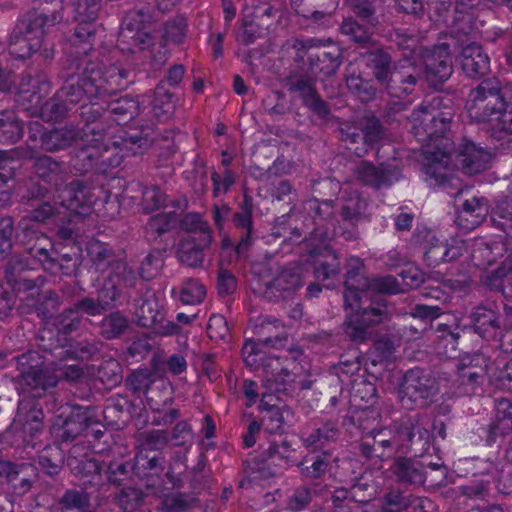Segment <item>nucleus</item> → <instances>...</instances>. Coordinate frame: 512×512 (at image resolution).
I'll use <instances>...</instances> for the list:
<instances>
[{
	"label": "nucleus",
	"mask_w": 512,
	"mask_h": 512,
	"mask_svg": "<svg viewBox=\"0 0 512 512\" xmlns=\"http://www.w3.org/2000/svg\"><path fill=\"white\" fill-rule=\"evenodd\" d=\"M106 55L92 57L101 73L117 69L127 72L128 83L111 93H103L88 98V103L80 107V116L84 120L83 134L91 141L87 147L79 149L76 157L78 170L95 169L108 174L110 169L120 166L125 156L139 154L148 149L154 142L153 130L150 127L126 129L124 126L133 120L139 111V102L129 96L111 99L118 92L128 88L134 82V73L126 62L116 60V50H108Z\"/></svg>",
	"instance_id": "obj_1"
},
{
	"label": "nucleus",
	"mask_w": 512,
	"mask_h": 512,
	"mask_svg": "<svg viewBox=\"0 0 512 512\" xmlns=\"http://www.w3.org/2000/svg\"><path fill=\"white\" fill-rule=\"evenodd\" d=\"M67 55L62 78L64 85L53 97L43 101L37 117L46 122H61L70 113H80V107L88 98L111 93L128 83L127 72L111 69L101 73L92 57L106 55V51L82 52L81 47H72Z\"/></svg>",
	"instance_id": "obj_2"
},
{
	"label": "nucleus",
	"mask_w": 512,
	"mask_h": 512,
	"mask_svg": "<svg viewBox=\"0 0 512 512\" xmlns=\"http://www.w3.org/2000/svg\"><path fill=\"white\" fill-rule=\"evenodd\" d=\"M287 335L266 337L264 340L246 339L242 347L245 365L253 371L262 370L267 388L276 394L293 396L299 391L311 389L313 375L306 363L289 352V355L267 354L265 347L282 346Z\"/></svg>",
	"instance_id": "obj_3"
},
{
	"label": "nucleus",
	"mask_w": 512,
	"mask_h": 512,
	"mask_svg": "<svg viewBox=\"0 0 512 512\" xmlns=\"http://www.w3.org/2000/svg\"><path fill=\"white\" fill-rule=\"evenodd\" d=\"M39 340L41 342L39 346L45 353L41 362L30 363V360H35L39 356L36 351H29L20 358V363L28 364V369L20 375L19 385L23 391V396L18 403L17 414L14 419V426L17 428L18 424H21L23 432L29 433L31 437H35L42 431L44 413L41 400L58 383L57 376L48 370V366H57L56 360H59V362L68 360L60 359L45 350L44 345L50 346L52 342L55 343V340L48 341L49 343L42 341L40 337Z\"/></svg>",
	"instance_id": "obj_4"
},
{
	"label": "nucleus",
	"mask_w": 512,
	"mask_h": 512,
	"mask_svg": "<svg viewBox=\"0 0 512 512\" xmlns=\"http://www.w3.org/2000/svg\"><path fill=\"white\" fill-rule=\"evenodd\" d=\"M68 465L85 486L106 481L119 486L126 480L139 478L146 479L149 487L156 484L152 479L159 478L164 472L166 460L161 451L140 449L132 460H113L106 464L94 457L83 456L69 458Z\"/></svg>",
	"instance_id": "obj_5"
},
{
	"label": "nucleus",
	"mask_w": 512,
	"mask_h": 512,
	"mask_svg": "<svg viewBox=\"0 0 512 512\" xmlns=\"http://www.w3.org/2000/svg\"><path fill=\"white\" fill-rule=\"evenodd\" d=\"M99 299L84 297L65 309L52 322V327L40 332L42 341H52L50 346L44 345L46 351L60 359L89 360L97 351V347L88 341H76L70 334L76 331L82 322V316H98L104 311Z\"/></svg>",
	"instance_id": "obj_6"
},
{
	"label": "nucleus",
	"mask_w": 512,
	"mask_h": 512,
	"mask_svg": "<svg viewBox=\"0 0 512 512\" xmlns=\"http://www.w3.org/2000/svg\"><path fill=\"white\" fill-rule=\"evenodd\" d=\"M110 185L112 188L119 187V191L112 192L103 187L90 188L80 180H73L63 190L61 205L70 210L75 218H85L94 214L102 221L113 220L120 214L122 199H137L129 192L139 184L127 183L123 178L113 177Z\"/></svg>",
	"instance_id": "obj_7"
},
{
	"label": "nucleus",
	"mask_w": 512,
	"mask_h": 512,
	"mask_svg": "<svg viewBox=\"0 0 512 512\" xmlns=\"http://www.w3.org/2000/svg\"><path fill=\"white\" fill-rule=\"evenodd\" d=\"M491 343L483 344L473 353L464 354L456 364V378L452 384L454 397L473 395L482 385L488 371L497 369L503 362L502 353H512V324L500 325Z\"/></svg>",
	"instance_id": "obj_8"
},
{
	"label": "nucleus",
	"mask_w": 512,
	"mask_h": 512,
	"mask_svg": "<svg viewBox=\"0 0 512 512\" xmlns=\"http://www.w3.org/2000/svg\"><path fill=\"white\" fill-rule=\"evenodd\" d=\"M466 106L472 120L491 124L494 138L512 135V96L505 99L498 81H482L471 91Z\"/></svg>",
	"instance_id": "obj_9"
},
{
	"label": "nucleus",
	"mask_w": 512,
	"mask_h": 512,
	"mask_svg": "<svg viewBox=\"0 0 512 512\" xmlns=\"http://www.w3.org/2000/svg\"><path fill=\"white\" fill-rule=\"evenodd\" d=\"M391 64V56L384 51L372 52L367 56V66L372 70L376 80L385 85L390 96L387 114L389 117H395L406 111L412 103L411 95L415 91L419 77L408 71H392Z\"/></svg>",
	"instance_id": "obj_10"
},
{
	"label": "nucleus",
	"mask_w": 512,
	"mask_h": 512,
	"mask_svg": "<svg viewBox=\"0 0 512 512\" xmlns=\"http://www.w3.org/2000/svg\"><path fill=\"white\" fill-rule=\"evenodd\" d=\"M272 395H262L259 403L261 426L266 437L264 453L268 458L277 457L283 462L291 458L292 445L286 435V416L291 411L286 406L271 403Z\"/></svg>",
	"instance_id": "obj_11"
},
{
	"label": "nucleus",
	"mask_w": 512,
	"mask_h": 512,
	"mask_svg": "<svg viewBox=\"0 0 512 512\" xmlns=\"http://www.w3.org/2000/svg\"><path fill=\"white\" fill-rule=\"evenodd\" d=\"M469 319V325H457L453 330L446 324L438 326L437 331L441 333L439 337L447 344H451L452 350L462 351L473 335H477L487 342L497 336L501 316L496 310L486 306H477L471 312Z\"/></svg>",
	"instance_id": "obj_12"
},
{
	"label": "nucleus",
	"mask_w": 512,
	"mask_h": 512,
	"mask_svg": "<svg viewBox=\"0 0 512 512\" xmlns=\"http://www.w3.org/2000/svg\"><path fill=\"white\" fill-rule=\"evenodd\" d=\"M344 304L352 312L347 316L344 332L352 341L359 343L367 339V328L383 322L388 313L382 298H361L356 292H348Z\"/></svg>",
	"instance_id": "obj_13"
},
{
	"label": "nucleus",
	"mask_w": 512,
	"mask_h": 512,
	"mask_svg": "<svg viewBox=\"0 0 512 512\" xmlns=\"http://www.w3.org/2000/svg\"><path fill=\"white\" fill-rule=\"evenodd\" d=\"M28 258L11 259L5 268L4 280L11 292L0 296V320L7 318L15 304L14 297L21 293H38L45 285V276L34 267H29Z\"/></svg>",
	"instance_id": "obj_14"
},
{
	"label": "nucleus",
	"mask_w": 512,
	"mask_h": 512,
	"mask_svg": "<svg viewBox=\"0 0 512 512\" xmlns=\"http://www.w3.org/2000/svg\"><path fill=\"white\" fill-rule=\"evenodd\" d=\"M153 15L149 7H141L128 11L122 19L121 29L117 38L118 50L127 53H136L140 51H148L151 47H155V38L152 34ZM105 48L101 46L98 49ZM115 50V48H108ZM118 60L116 57L112 62Z\"/></svg>",
	"instance_id": "obj_15"
},
{
	"label": "nucleus",
	"mask_w": 512,
	"mask_h": 512,
	"mask_svg": "<svg viewBox=\"0 0 512 512\" xmlns=\"http://www.w3.org/2000/svg\"><path fill=\"white\" fill-rule=\"evenodd\" d=\"M21 165L31 169V181L35 178L43 182V185L39 182L30 184L27 189L28 199L46 198L52 190L58 191L64 184L66 172L63 164L50 156L29 155L24 157Z\"/></svg>",
	"instance_id": "obj_16"
},
{
	"label": "nucleus",
	"mask_w": 512,
	"mask_h": 512,
	"mask_svg": "<svg viewBox=\"0 0 512 512\" xmlns=\"http://www.w3.org/2000/svg\"><path fill=\"white\" fill-rule=\"evenodd\" d=\"M441 103L440 97L426 99L409 116H406L412 123L415 136L424 135L426 139L433 141L443 137L450 129L452 114L440 110Z\"/></svg>",
	"instance_id": "obj_17"
},
{
	"label": "nucleus",
	"mask_w": 512,
	"mask_h": 512,
	"mask_svg": "<svg viewBox=\"0 0 512 512\" xmlns=\"http://www.w3.org/2000/svg\"><path fill=\"white\" fill-rule=\"evenodd\" d=\"M434 458L435 460H412L399 457L393 462L391 471L400 483L421 485L426 482L430 470L437 474L431 480L432 485H441L446 481L448 468L438 454Z\"/></svg>",
	"instance_id": "obj_18"
},
{
	"label": "nucleus",
	"mask_w": 512,
	"mask_h": 512,
	"mask_svg": "<svg viewBox=\"0 0 512 512\" xmlns=\"http://www.w3.org/2000/svg\"><path fill=\"white\" fill-rule=\"evenodd\" d=\"M253 199L248 194L243 195L239 209L231 216L232 224L239 233V239L234 243L227 234L221 239V249H233L237 257L246 256L257 239L254 229Z\"/></svg>",
	"instance_id": "obj_19"
},
{
	"label": "nucleus",
	"mask_w": 512,
	"mask_h": 512,
	"mask_svg": "<svg viewBox=\"0 0 512 512\" xmlns=\"http://www.w3.org/2000/svg\"><path fill=\"white\" fill-rule=\"evenodd\" d=\"M400 419L393 421L390 427L377 429L360 439L359 454L365 459L378 458L384 460L401 451Z\"/></svg>",
	"instance_id": "obj_20"
},
{
	"label": "nucleus",
	"mask_w": 512,
	"mask_h": 512,
	"mask_svg": "<svg viewBox=\"0 0 512 512\" xmlns=\"http://www.w3.org/2000/svg\"><path fill=\"white\" fill-rule=\"evenodd\" d=\"M51 83L44 72L35 76L30 73L22 75L15 87L14 102L17 109L27 112L30 116H38L45 97L50 93Z\"/></svg>",
	"instance_id": "obj_21"
},
{
	"label": "nucleus",
	"mask_w": 512,
	"mask_h": 512,
	"mask_svg": "<svg viewBox=\"0 0 512 512\" xmlns=\"http://www.w3.org/2000/svg\"><path fill=\"white\" fill-rule=\"evenodd\" d=\"M437 393L435 381L424 370L415 368L408 370L399 390L402 406L407 409L422 407L429 398Z\"/></svg>",
	"instance_id": "obj_22"
},
{
	"label": "nucleus",
	"mask_w": 512,
	"mask_h": 512,
	"mask_svg": "<svg viewBox=\"0 0 512 512\" xmlns=\"http://www.w3.org/2000/svg\"><path fill=\"white\" fill-rule=\"evenodd\" d=\"M400 433L403 447L401 451L411 453L420 460H433V453L438 449L433 445V436L412 416L400 418Z\"/></svg>",
	"instance_id": "obj_23"
},
{
	"label": "nucleus",
	"mask_w": 512,
	"mask_h": 512,
	"mask_svg": "<svg viewBox=\"0 0 512 512\" xmlns=\"http://www.w3.org/2000/svg\"><path fill=\"white\" fill-rule=\"evenodd\" d=\"M135 323L143 328H149L156 335L162 337L174 336L180 333V326L165 319L164 308L156 298L141 300L134 312Z\"/></svg>",
	"instance_id": "obj_24"
},
{
	"label": "nucleus",
	"mask_w": 512,
	"mask_h": 512,
	"mask_svg": "<svg viewBox=\"0 0 512 512\" xmlns=\"http://www.w3.org/2000/svg\"><path fill=\"white\" fill-rule=\"evenodd\" d=\"M188 18L185 14H177L162 24L161 41L151 47L150 56L154 65H163L170 56L168 44L182 45L188 34Z\"/></svg>",
	"instance_id": "obj_25"
},
{
	"label": "nucleus",
	"mask_w": 512,
	"mask_h": 512,
	"mask_svg": "<svg viewBox=\"0 0 512 512\" xmlns=\"http://www.w3.org/2000/svg\"><path fill=\"white\" fill-rule=\"evenodd\" d=\"M29 254L46 271L52 274H61L63 276H72L79 266V247H75V252H59L54 247L48 250L42 245L35 243L28 247Z\"/></svg>",
	"instance_id": "obj_26"
},
{
	"label": "nucleus",
	"mask_w": 512,
	"mask_h": 512,
	"mask_svg": "<svg viewBox=\"0 0 512 512\" xmlns=\"http://www.w3.org/2000/svg\"><path fill=\"white\" fill-rule=\"evenodd\" d=\"M421 58L425 68L426 79L433 84H442L453 72L450 46L447 43L424 47Z\"/></svg>",
	"instance_id": "obj_27"
},
{
	"label": "nucleus",
	"mask_w": 512,
	"mask_h": 512,
	"mask_svg": "<svg viewBox=\"0 0 512 512\" xmlns=\"http://www.w3.org/2000/svg\"><path fill=\"white\" fill-rule=\"evenodd\" d=\"M383 127L380 121L372 117L361 127H349L342 130V140L346 142L347 149L356 156L366 155L383 137Z\"/></svg>",
	"instance_id": "obj_28"
},
{
	"label": "nucleus",
	"mask_w": 512,
	"mask_h": 512,
	"mask_svg": "<svg viewBox=\"0 0 512 512\" xmlns=\"http://www.w3.org/2000/svg\"><path fill=\"white\" fill-rule=\"evenodd\" d=\"M321 41L315 38L306 41L308 46V68L312 74L320 79L332 76L342 63L341 52L337 47L326 50L319 46Z\"/></svg>",
	"instance_id": "obj_29"
},
{
	"label": "nucleus",
	"mask_w": 512,
	"mask_h": 512,
	"mask_svg": "<svg viewBox=\"0 0 512 512\" xmlns=\"http://www.w3.org/2000/svg\"><path fill=\"white\" fill-rule=\"evenodd\" d=\"M262 454L261 458H253L244 462L243 477L239 481V487L247 489L253 486H263L269 479L273 478L277 471L269 466V462L279 466L281 469H286L289 465L290 459L286 462L281 461L277 457L268 458L264 453L265 444H261Z\"/></svg>",
	"instance_id": "obj_30"
},
{
	"label": "nucleus",
	"mask_w": 512,
	"mask_h": 512,
	"mask_svg": "<svg viewBox=\"0 0 512 512\" xmlns=\"http://www.w3.org/2000/svg\"><path fill=\"white\" fill-rule=\"evenodd\" d=\"M77 137H79L83 143L81 144V146H78L75 149V154L72 159L73 168L80 174H85L91 171L99 173L95 169L80 171L78 170L79 166L76 165V157L79 149L87 147L88 145L91 144V141L86 140L84 137L83 126L77 129L65 127L61 129L54 128L51 130H47L46 133L42 135V149L49 152L64 150L67 147H69L72 144L73 140H75Z\"/></svg>",
	"instance_id": "obj_31"
},
{
	"label": "nucleus",
	"mask_w": 512,
	"mask_h": 512,
	"mask_svg": "<svg viewBox=\"0 0 512 512\" xmlns=\"http://www.w3.org/2000/svg\"><path fill=\"white\" fill-rule=\"evenodd\" d=\"M90 425V419L81 407H73L69 414L57 415L51 426V434L60 442L73 441Z\"/></svg>",
	"instance_id": "obj_32"
},
{
	"label": "nucleus",
	"mask_w": 512,
	"mask_h": 512,
	"mask_svg": "<svg viewBox=\"0 0 512 512\" xmlns=\"http://www.w3.org/2000/svg\"><path fill=\"white\" fill-rule=\"evenodd\" d=\"M427 163L423 166L424 174L434 180L435 186L452 188L458 182L450 167L451 154L446 150L436 149L426 152Z\"/></svg>",
	"instance_id": "obj_33"
},
{
	"label": "nucleus",
	"mask_w": 512,
	"mask_h": 512,
	"mask_svg": "<svg viewBox=\"0 0 512 512\" xmlns=\"http://www.w3.org/2000/svg\"><path fill=\"white\" fill-rule=\"evenodd\" d=\"M353 175L359 183L374 189L390 187L395 180V170L389 165H376L369 160H360L353 168Z\"/></svg>",
	"instance_id": "obj_34"
},
{
	"label": "nucleus",
	"mask_w": 512,
	"mask_h": 512,
	"mask_svg": "<svg viewBox=\"0 0 512 512\" xmlns=\"http://www.w3.org/2000/svg\"><path fill=\"white\" fill-rule=\"evenodd\" d=\"M492 155L484 147L463 138L457 150V160L467 175H475L485 171L490 164Z\"/></svg>",
	"instance_id": "obj_35"
},
{
	"label": "nucleus",
	"mask_w": 512,
	"mask_h": 512,
	"mask_svg": "<svg viewBox=\"0 0 512 512\" xmlns=\"http://www.w3.org/2000/svg\"><path fill=\"white\" fill-rule=\"evenodd\" d=\"M289 90L298 94L304 107L321 119H326L330 108L318 94L312 78L300 76L290 81Z\"/></svg>",
	"instance_id": "obj_36"
},
{
	"label": "nucleus",
	"mask_w": 512,
	"mask_h": 512,
	"mask_svg": "<svg viewBox=\"0 0 512 512\" xmlns=\"http://www.w3.org/2000/svg\"><path fill=\"white\" fill-rule=\"evenodd\" d=\"M465 247L462 242L441 241L432 236L424 245L423 259L429 267H437L445 262H452L463 255Z\"/></svg>",
	"instance_id": "obj_37"
},
{
	"label": "nucleus",
	"mask_w": 512,
	"mask_h": 512,
	"mask_svg": "<svg viewBox=\"0 0 512 512\" xmlns=\"http://www.w3.org/2000/svg\"><path fill=\"white\" fill-rule=\"evenodd\" d=\"M302 286V277L296 268H283L267 284L266 297L270 300H287Z\"/></svg>",
	"instance_id": "obj_38"
},
{
	"label": "nucleus",
	"mask_w": 512,
	"mask_h": 512,
	"mask_svg": "<svg viewBox=\"0 0 512 512\" xmlns=\"http://www.w3.org/2000/svg\"><path fill=\"white\" fill-rule=\"evenodd\" d=\"M314 265V277L318 281L335 279L340 272L338 254L324 241L314 246L309 251Z\"/></svg>",
	"instance_id": "obj_39"
},
{
	"label": "nucleus",
	"mask_w": 512,
	"mask_h": 512,
	"mask_svg": "<svg viewBox=\"0 0 512 512\" xmlns=\"http://www.w3.org/2000/svg\"><path fill=\"white\" fill-rule=\"evenodd\" d=\"M212 240V236L196 237L187 235L183 237L177 246V257L179 261L192 268L202 266L204 251L209 248Z\"/></svg>",
	"instance_id": "obj_40"
},
{
	"label": "nucleus",
	"mask_w": 512,
	"mask_h": 512,
	"mask_svg": "<svg viewBox=\"0 0 512 512\" xmlns=\"http://www.w3.org/2000/svg\"><path fill=\"white\" fill-rule=\"evenodd\" d=\"M460 64L464 74L472 79L481 78L490 71V58L477 43H470L462 49Z\"/></svg>",
	"instance_id": "obj_41"
},
{
	"label": "nucleus",
	"mask_w": 512,
	"mask_h": 512,
	"mask_svg": "<svg viewBox=\"0 0 512 512\" xmlns=\"http://www.w3.org/2000/svg\"><path fill=\"white\" fill-rule=\"evenodd\" d=\"M332 461V453L329 450L317 451L311 449L298 462L297 467L301 477L305 480H322L328 472Z\"/></svg>",
	"instance_id": "obj_42"
},
{
	"label": "nucleus",
	"mask_w": 512,
	"mask_h": 512,
	"mask_svg": "<svg viewBox=\"0 0 512 512\" xmlns=\"http://www.w3.org/2000/svg\"><path fill=\"white\" fill-rule=\"evenodd\" d=\"M138 411L139 405L130 400L127 395L116 394L107 399L103 415L110 424L121 426L136 416Z\"/></svg>",
	"instance_id": "obj_43"
},
{
	"label": "nucleus",
	"mask_w": 512,
	"mask_h": 512,
	"mask_svg": "<svg viewBox=\"0 0 512 512\" xmlns=\"http://www.w3.org/2000/svg\"><path fill=\"white\" fill-rule=\"evenodd\" d=\"M86 252L90 261V270L100 274L106 272L109 274L116 262L120 260L109 244L95 239L87 242Z\"/></svg>",
	"instance_id": "obj_44"
},
{
	"label": "nucleus",
	"mask_w": 512,
	"mask_h": 512,
	"mask_svg": "<svg viewBox=\"0 0 512 512\" xmlns=\"http://www.w3.org/2000/svg\"><path fill=\"white\" fill-rule=\"evenodd\" d=\"M70 469H72L70 467ZM74 476L77 478L78 485L82 487V490L69 489L67 490L61 500L60 503L66 510H76V512H94V510L89 508L90 505V495L96 491H99L102 487L106 485H112L111 482H104L102 484H89L83 485L79 479V477L71 470Z\"/></svg>",
	"instance_id": "obj_45"
},
{
	"label": "nucleus",
	"mask_w": 512,
	"mask_h": 512,
	"mask_svg": "<svg viewBox=\"0 0 512 512\" xmlns=\"http://www.w3.org/2000/svg\"><path fill=\"white\" fill-rule=\"evenodd\" d=\"M30 471L33 472V468L25 463L16 464L6 461L0 466V475L5 477L7 484L16 495H23L30 490L32 486Z\"/></svg>",
	"instance_id": "obj_46"
},
{
	"label": "nucleus",
	"mask_w": 512,
	"mask_h": 512,
	"mask_svg": "<svg viewBox=\"0 0 512 512\" xmlns=\"http://www.w3.org/2000/svg\"><path fill=\"white\" fill-rule=\"evenodd\" d=\"M25 129L26 123L16 110H0V144H16L22 139Z\"/></svg>",
	"instance_id": "obj_47"
},
{
	"label": "nucleus",
	"mask_w": 512,
	"mask_h": 512,
	"mask_svg": "<svg viewBox=\"0 0 512 512\" xmlns=\"http://www.w3.org/2000/svg\"><path fill=\"white\" fill-rule=\"evenodd\" d=\"M363 268L364 263L361 258L351 257L348 260L344 296L348 292H356L361 298H382L381 296L373 295L370 290L366 289L368 280L361 275Z\"/></svg>",
	"instance_id": "obj_48"
},
{
	"label": "nucleus",
	"mask_w": 512,
	"mask_h": 512,
	"mask_svg": "<svg viewBox=\"0 0 512 512\" xmlns=\"http://www.w3.org/2000/svg\"><path fill=\"white\" fill-rule=\"evenodd\" d=\"M483 282L490 290L512 298V252L495 271L485 276Z\"/></svg>",
	"instance_id": "obj_49"
},
{
	"label": "nucleus",
	"mask_w": 512,
	"mask_h": 512,
	"mask_svg": "<svg viewBox=\"0 0 512 512\" xmlns=\"http://www.w3.org/2000/svg\"><path fill=\"white\" fill-rule=\"evenodd\" d=\"M175 108V94L166 87H163V84H157L150 102V114L152 117L158 122H165L173 116Z\"/></svg>",
	"instance_id": "obj_50"
},
{
	"label": "nucleus",
	"mask_w": 512,
	"mask_h": 512,
	"mask_svg": "<svg viewBox=\"0 0 512 512\" xmlns=\"http://www.w3.org/2000/svg\"><path fill=\"white\" fill-rule=\"evenodd\" d=\"M340 436V429L336 421H327L319 427L314 428L305 438L303 445L307 449H315L317 451L325 450V446L335 443Z\"/></svg>",
	"instance_id": "obj_51"
},
{
	"label": "nucleus",
	"mask_w": 512,
	"mask_h": 512,
	"mask_svg": "<svg viewBox=\"0 0 512 512\" xmlns=\"http://www.w3.org/2000/svg\"><path fill=\"white\" fill-rule=\"evenodd\" d=\"M155 378L156 375L149 369H137L126 377L125 387L143 404V399L146 394L151 395L155 391L153 386L150 387Z\"/></svg>",
	"instance_id": "obj_52"
},
{
	"label": "nucleus",
	"mask_w": 512,
	"mask_h": 512,
	"mask_svg": "<svg viewBox=\"0 0 512 512\" xmlns=\"http://www.w3.org/2000/svg\"><path fill=\"white\" fill-rule=\"evenodd\" d=\"M304 209L308 211L309 216L312 218L314 228L312 234L314 238L323 236L324 239L329 238L327 231H320L322 221H330L333 215V206L331 200L319 201L318 199H309L304 204Z\"/></svg>",
	"instance_id": "obj_53"
},
{
	"label": "nucleus",
	"mask_w": 512,
	"mask_h": 512,
	"mask_svg": "<svg viewBox=\"0 0 512 512\" xmlns=\"http://www.w3.org/2000/svg\"><path fill=\"white\" fill-rule=\"evenodd\" d=\"M377 397V389L372 382L363 377L353 379L350 389V407H372Z\"/></svg>",
	"instance_id": "obj_54"
},
{
	"label": "nucleus",
	"mask_w": 512,
	"mask_h": 512,
	"mask_svg": "<svg viewBox=\"0 0 512 512\" xmlns=\"http://www.w3.org/2000/svg\"><path fill=\"white\" fill-rule=\"evenodd\" d=\"M410 506L423 507L422 500L413 499L411 494L396 488L386 491L381 499L382 512H403Z\"/></svg>",
	"instance_id": "obj_55"
},
{
	"label": "nucleus",
	"mask_w": 512,
	"mask_h": 512,
	"mask_svg": "<svg viewBox=\"0 0 512 512\" xmlns=\"http://www.w3.org/2000/svg\"><path fill=\"white\" fill-rule=\"evenodd\" d=\"M503 427V425L491 419L487 424L479 426L474 431L478 438L475 442L486 447H500L506 437L512 432V429H503Z\"/></svg>",
	"instance_id": "obj_56"
},
{
	"label": "nucleus",
	"mask_w": 512,
	"mask_h": 512,
	"mask_svg": "<svg viewBox=\"0 0 512 512\" xmlns=\"http://www.w3.org/2000/svg\"><path fill=\"white\" fill-rule=\"evenodd\" d=\"M379 415L371 407H350V421L361 431V438L377 430Z\"/></svg>",
	"instance_id": "obj_57"
},
{
	"label": "nucleus",
	"mask_w": 512,
	"mask_h": 512,
	"mask_svg": "<svg viewBox=\"0 0 512 512\" xmlns=\"http://www.w3.org/2000/svg\"><path fill=\"white\" fill-rule=\"evenodd\" d=\"M506 252V245L501 240L481 241L476 244L472 252L473 260H481L477 263L478 266H490L495 263L498 257L503 256Z\"/></svg>",
	"instance_id": "obj_58"
},
{
	"label": "nucleus",
	"mask_w": 512,
	"mask_h": 512,
	"mask_svg": "<svg viewBox=\"0 0 512 512\" xmlns=\"http://www.w3.org/2000/svg\"><path fill=\"white\" fill-rule=\"evenodd\" d=\"M152 386L155 391L151 395L146 394L144 399L152 411L160 412L172 403L171 387L166 380L157 377L150 387Z\"/></svg>",
	"instance_id": "obj_59"
},
{
	"label": "nucleus",
	"mask_w": 512,
	"mask_h": 512,
	"mask_svg": "<svg viewBox=\"0 0 512 512\" xmlns=\"http://www.w3.org/2000/svg\"><path fill=\"white\" fill-rule=\"evenodd\" d=\"M64 463L63 450L56 444L46 445L38 455L40 468L48 475H57Z\"/></svg>",
	"instance_id": "obj_60"
},
{
	"label": "nucleus",
	"mask_w": 512,
	"mask_h": 512,
	"mask_svg": "<svg viewBox=\"0 0 512 512\" xmlns=\"http://www.w3.org/2000/svg\"><path fill=\"white\" fill-rule=\"evenodd\" d=\"M136 183L135 181H133ZM141 191L140 206L145 214H150L166 206V194L156 185L142 186L137 182ZM134 186L131 190H133Z\"/></svg>",
	"instance_id": "obj_61"
},
{
	"label": "nucleus",
	"mask_w": 512,
	"mask_h": 512,
	"mask_svg": "<svg viewBox=\"0 0 512 512\" xmlns=\"http://www.w3.org/2000/svg\"><path fill=\"white\" fill-rule=\"evenodd\" d=\"M346 85L348 90L363 103L373 100L376 95L377 89L373 80L364 79L361 75H347Z\"/></svg>",
	"instance_id": "obj_62"
},
{
	"label": "nucleus",
	"mask_w": 512,
	"mask_h": 512,
	"mask_svg": "<svg viewBox=\"0 0 512 512\" xmlns=\"http://www.w3.org/2000/svg\"><path fill=\"white\" fill-rule=\"evenodd\" d=\"M128 327L127 318L120 312H112L101 320L100 333L103 338L112 340L119 338Z\"/></svg>",
	"instance_id": "obj_63"
},
{
	"label": "nucleus",
	"mask_w": 512,
	"mask_h": 512,
	"mask_svg": "<svg viewBox=\"0 0 512 512\" xmlns=\"http://www.w3.org/2000/svg\"><path fill=\"white\" fill-rule=\"evenodd\" d=\"M491 218L499 229L512 237V202L508 199L497 201L492 209Z\"/></svg>",
	"instance_id": "obj_64"
}]
</instances>
